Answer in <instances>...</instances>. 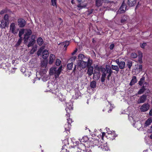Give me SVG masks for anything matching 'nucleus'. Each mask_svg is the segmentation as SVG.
I'll list each match as a JSON object with an SVG mask.
<instances>
[{
  "instance_id": "nucleus-8",
  "label": "nucleus",
  "mask_w": 152,
  "mask_h": 152,
  "mask_svg": "<svg viewBox=\"0 0 152 152\" xmlns=\"http://www.w3.org/2000/svg\"><path fill=\"white\" fill-rule=\"evenodd\" d=\"M18 23L19 27L22 28L25 26L26 24V22L24 19L20 18L18 20Z\"/></svg>"
},
{
  "instance_id": "nucleus-59",
  "label": "nucleus",
  "mask_w": 152,
  "mask_h": 152,
  "mask_svg": "<svg viewBox=\"0 0 152 152\" xmlns=\"http://www.w3.org/2000/svg\"><path fill=\"white\" fill-rule=\"evenodd\" d=\"M87 64H88L89 65H89H91L92 63V61L91 60H90L89 59L88 60V61Z\"/></svg>"
},
{
  "instance_id": "nucleus-1",
  "label": "nucleus",
  "mask_w": 152,
  "mask_h": 152,
  "mask_svg": "<svg viewBox=\"0 0 152 152\" xmlns=\"http://www.w3.org/2000/svg\"><path fill=\"white\" fill-rule=\"evenodd\" d=\"M62 66H60L57 69L55 67L51 68L50 70L49 73L50 75H54L55 78L58 77L62 70Z\"/></svg>"
},
{
  "instance_id": "nucleus-48",
  "label": "nucleus",
  "mask_w": 152,
  "mask_h": 152,
  "mask_svg": "<svg viewBox=\"0 0 152 152\" xmlns=\"http://www.w3.org/2000/svg\"><path fill=\"white\" fill-rule=\"evenodd\" d=\"M106 69L105 68L102 67H102H101V70L100 71H101L102 73H106Z\"/></svg>"
},
{
  "instance_id": "nucleus-52",
  "label": "nucleus",
  "mask_w": 152,
  "mask_h": 152,
  "mask_svg": "<svg viewBox=\"0 0 152 152\" xmlns=\"http://www.w3.org/2000/svg\"><path fill=\"white\" fill-rule=\"evenodd\" d=\"M16 68H13L11 71H9V73H13L15 72V70L16 69Z\"/></svg>"
},
{
  "instance_id": "nucleus-62",
  "label": "nucleus",
  "mask_w": 152,
  "mask_h": 152,
  "mask_svg": "<svg viewBox=\"0 0 152 152\" xmlns=\"http://www.w3.org/2000/svg\"><path fill=\"white\" fill-rule=\"evenodd\" d=\"M21 38H20L18 40L17 43H18V44L19 45L21 43Z\"/></svg>"
},
{
  "instance_id": "nucleus-3",
  "label": "nucleus",
  "mask_w": 152,
  "mask_h": 152,
  "mask_svg": "<svg viewBox=\"0 0 152 152\" xmlns=\"http://www.w3.org/2000/svg\"><path fill=\"white\" fill-rule=\"evenodd\" d=\"M77 148L80 150L81 152H91V150L89 147H86L84 144L79 143L77 145Z\"/></svg>"
},
{
  "instance_id": "nucleus-38",
  "label": "nucleus",
  "mask_w": 152,
  "mask_h": 152,
  "mask_svg": "<svg viewBox=\"0 0 152 152\" xmlns=\"http://www.w3.org/2000/svg\"><path fill=\"white\" fill-rule=\"evenodd\" d=\"M3 20H5L6 22L9 23V16L8 14H6Z\"/></svg>"
},
{
  "instance_id": "nucleus-30",
  "label": "nucleus",
  "mask_w": 152,
  "mask_h": 152,
  "mask_svg": "<svg viewBox=\"0 0 152 152\" xmlns=\"http://www.w3.org/2000/svg\"><path fill=\"white\" fill-rule=\"evenodd\" d=\"M37 46L36 45L35 46H34L33 47L32 49L31 50V51L29 52V53L31 55L33 54L34 52H35L37 50Z\"/></svg>"
},
{
  "instance_id": "nucleus-42",
  "label": "nucleus",
  "mask_w": 152,
  "mask_h": 152,
  "mask_svg": "<svg viewBox=\"0 0 152 152\" xmlns=\"http://www.w3.org/2000/svg\"><path fill=\"white\" fill-rule=\"evenodd\" d=\"M88 140V137H83L81 139L80 142H86Z\"/></svg>"
},
{
  "instance_id": "nucleus-31",
  "label": "nucleus",
  "mask_w": 152,
  "mask_h": 152,
  "mask_svg": "<svg viewBox=\"0 0 152 152\" xmlns=\"http://www.w3.org/2000/svg\"><path fill=\"white\" fill-rule=\"evenodd\" d=\"M108 129V131L107 130V132L106 133V136L107 135H111L115 136V133L114 132H112L111 131H110L109 129Z\"/></svg>"
},
{
  "instance_id": "nucleus-60",
  "label": "nucleus",
  "mask_w": 152,
  "mask_h": 152,
  "mask_svg": "<svg viewBox=\"0 0 152 152\" xmlns=\"http://www.w3.org/2000/svg\"><path fill=\"white\" fill-rule=\"evenodd\" d=\"M77 49H76L73 53H72V55H74L75 54V53L77 52Z\"/></svg>"
},
{
  "instance_id": "nucleus-33",
  "label": "nucleus",
  "mask_w": 152,
  "mask_h": 152,
  "mask_svg": "<svg viewBox=\"0 0 152 152\" xmlns=\"http://www.w3.org/2000/svg\"><path fill=\"white\" fill-rule=\"evenodd\" d=\"M75 95L76 99L78 98V97L80 95V92L78 89H77L75 91Z\"/></svg>"
},
{
  "instance_id": "nucleus-43",
  "label": "nucleus",
  "mask_w": 152,
  "mask_h": 152,
  "mask_svg": "<svg viewBox=\"0 0 152 152\" xmlns=\"http://www.w3.org/2000/svg\"><path fill=\"white\" fill-rule=\"evenodd\" d=\"M61 61L58 59H56V64L57 66H59L61 63Z\"/></svg>"
},
{
  "instance_id": "nucleus-49",
  "label": "nucleus",
  "mask_w": 152,
  "mask_h": 152,
  "mask_svg": "<svg viewBox=\"0 0 152 152\" xmlns=\"http://www.w3.org/2000/svg\"><path fill=\"white\" fill-rule=\"evenodd\" d=\"M7 12V10L6 9H4L2 10L0 12V14L1 15H2Z\"/></svg>"
},
{
  "instance_id": "nucleus-14",
  "label": "nucleus",
  "mask_w": 152,
  "mask_h": 152,
  "mask_svg": "<svg viewBox=\"0 0 152 152\" xmlns=\"http://www.w3.org/2000/svg\"><path fill=\"white\" fill-rule=\"evenodd\" d=\"M148 86V85L147 83H145L143 84V85L142 86L141 88L138 91V94H140L143 93L146 89L145 88L147 87Z\"/></svg>"
},
{
  "instance_id": "nucleus-51",
  "label": "nucleus",
  "mask_w": 152,
  "mask_h": 152,
  "mask_svg": "<svg viewBox=\"0 0 152 152\" xmlns=\"http://www.w3.org/2000/svg\"><path fill=\"white\" fill-rule=\"evenodd\" d=\"M78 57L79 58H80L81 59H82L84 57V56L83 54H80L78 55Z\"/></svg>"
},
{
  "instance_id": "nucleus-45",
  "label": "nucleus",
  "mask_w": 152,
  "mask_h": 152,
  "mask_svg": "<svg viewBox=\"0 0 152 152\" xmlns=\"http://www.w3.org/2000/svg\"><path fill=\"white\" fill-rule=\"evenodd\" d=\"M102 67V66H99L98 65H96L95 67V70L96 71H99L100 72Z\"/></svg>"
},
{
  "instance_id": "nucleus-46",
  "label": "nucleus",
  "mask_w": 152,
  "mask_h": 152,
  "mask_svg": "<svg viewBox=\"0 0 152 152\" xmlns=\"http://www.w3.org/2000/svg\"><path fill=\"white\" fill-rule=\"evenodd\" d=\"M41 66L42 67H45L47 66V63L43 61L41 62Z\"/></svg>"
},
{
  "instance_id": "nucleus-16",
  "label": "nucleus",
  "mask_w": 152,
  "mask_h": 152,
  "mask_svg": "<svg viewBox=\"0 0 152 152\" xmlns=\"http://www.w3.org/2000/svg\"><path fill=\"white\" fill-rule=\"evenodd\" d=\"M107 0H96V6L98 7L101 6L103 2H107Z\"/></svg>"
},
{
  "instance_id": "nucleus-39",
  "label": "nucleus",
  "mask_w": 152,
  "mask_h": 152,
  "mask_svg": "<svg viewBox=\"0 0 152 152\" xmlns=\"http://www.w3.org/2000/svg\"><path fill=\"white\" fill-rule=\"evenodd\" d=\"M106 69L107 70V72L108 74H112L113 73V71L111 70V68H108L106 66Z\"/></svg>"
},
{
  "instance_id": "nucleus-26",
  "label": "nucleus",
  "mask_w": 152,
  "mask_h": 152,
  "mask_svg": "<svg viewBox=\"0 0 152 152\" xmlns=\"http://www.w3.org/2000/svg\"><path fill=\"white\" fill-rule=\"evenodd\" d=\"M37 42L39 46L42 45L44 42L43 39L41 37H39L38 38L37 40Z\"/></svg>"
},
{
  "instance_id": "nucleus-35",
  "label": "nucleus",
  "mask_w": 152,
  "mask_h": 152,
  "mask_svg": "<svg viewBox=\"0 0 152 152\" xmlns=\"http://www.w3.org/2000/svg\"><path fill=\"white\" fill-rule=\"evenodd\" d=\"M73 64L72 62L68 64L67 65V69L69 70L72 69L73 66Z\"/></svg>"
},
{
  "instance_id": "nucleus-28",
  "label": "nucleus",
  "mask_w": 152,
  "mask_h": 152,
  "mask_svg": "<svg viewBox=\"0 0 152 152\" xmlns=\"http://www.w3.org/2000/svg\"><path fill=\"white\" fill-rule=\"evenodd\" d=\"M152 122V118H150L147 119L145 123V126H147L151 124Z\"/></svg>"
},
{
  "instance_id": "nucleus-40",
  "label": "nucleus",
  "mask_w": 152,
  "mask_h": 152,
  "mask_svg": "<svg viewBox=\"0 0 152 152\" xmlns=\"http://www.w3.org/2000/svg\"><path fill=\"white\" fill-rule=\"evenodd\" d=\"M62 44L64 46V47L66 48L69 45V43L68 41H66L62 43Z\"/></svg>"
},
{
  "instance_id": "nucleus-2",
  "label": "nucleus",
  "mask_w": 152,
  "mask_h": 152,
  "mask_svg": "<svg viewBox=\"0 0 152 152\" xmlns=\"http://www.w3.org/2000/svg\"><path fill=\"white\" fill-rule=\"evenodd\" d=\"M94 143L96 145L98 146V147L102 151H104L109 150V148L106 144H104L102 141L96 140Z\"/></svg>"
},
{
  "instance_id": "nucleus-36",
  "label": "nucleus",
  "mask_w": 152,
  "mask_h": 152,
  "mask_svg": "<svg viewBox=\"0 0 152 152\" xmlns=\"http://www.w3.org/2000/svg\"><path fill=\"white\" fill-rule=\"evenodd\" d=\"M106 76V73H102V76L101 78V81L102 82H103L105 80V78Z\"/></svg>"
},
{
  "instance_id": "nucleus-21",
  "label": "nucleus",
  "mask_w": 152,
  "mask_h": 152,
  "mask_svg": "<svg viewBox=\"0 0 152 152\" xmlns=\"http://www.w3.org/2000/svg\"><path fill=\"white\" fill-rule=\"evenodd\" d=\"M119 69H124L125 68L126 64L125 62L123 61H120V63L118 65Z\"/></svg>"
},
{
  "instance_id": "nucleus-11",
  "label": "nucleus",
  "mask_w": 152,
  "mask_h": 152,
  "mask_svg": "<svg viewBox=\"0 0 152 152\" xmlns=\"http://www.w3.org/2000/svg\"><path fill=\"white\" fill-rule=\"evenodd\" d=\"M100 76V72L94 70V72L93 73V78L95 80H98Z\"/></svg>"
},
{
  "instance_id": "nucleus-4",
  "label": "nucleus",
  "mask_w": 152,
  "mask_h": 152,
  "mask_svg": "<svg viewBox=\"0 0 152 152\" xmlns=\"http://www.w3.org/2000/svg\"><path fill=\"white\" fill-rule=\"evenodd\" d=\"M19 29L17 27V25L14 23L10 24V31L14 34L18 33Z\"/></svg>"
},
{
  "instance_id": "nucleus-12",
  "label": "nucleus",
  "mask_w": 152,
  "mask_h": 152,
  "mask_svg": "<svg viewBox=\"0 0 152 152\" xmlns=\"http://www.w3.org/2000/svg\"><path fill=\"white\" fill-rule=\"evenodd\" d=\"M87 64V62L79 60L78 62V65L82 68H85Z\"/></svg>"
},
{
  "instance_id": "nucleus-9",
  "label": "nucleus",
  "mask_w": 152,
  "mask_h": 152,
  "mask_svg": "<svg viewBox=\"0 0 152 152\" xmlns=\"http://www.w3.org/2000/svg\"><path fill=\"white\" fill-rule=\"evenodd\" d=\"M126 4L123 1L121 6L120 8L119 11L121 13H124L126 10Z\"/></svg>"
},
{
  "instance_id": "nucleus-22",
  "label": "nucleus",
  "mask_w": 152,
  "mask_h": 152,
  "mask_svg": "<svg viewBox=\"0 0 152 152\" xmlns=\"http://www.w3.org/2000/svg\"><path fill=\"white\" fill-rule=\"evenodd\" d=\"M137 81V80L136 76H133L132 79L131 80V81L130 83V86H132L134 85L135 83Z\"/></svg>"
},
{
  "instance_id": "nucleus-13",
  "label": "nucleus",
  "mask_w": 152,
  "mask_h": 152,
  "mask_svg": "<svg viewBox=\"0 0 152 152\" xmlns=\"http://www.w3.org/2000/svg\"><path fill=\"white\" fill-rule=\"evenodd\" d=\"M146 96L145 95H142L138 99L137 103L138 104H140L144 103L146 99Z\"/></svg>"
},
{
  "instance_id": "nucleus-29",
  "label": "nucleus",
  "mask_w": 152,
  "mask_h": 152,
  "mask_svg": "<svg viewBox=\"0 0 152 152\" xmlns=\"http://www.w3.org/2000/svg\"><path fill=\"white\" fill-rule=\"evenodd\" d=\"M145 78L144 77H142L141 78L139 81V84L140 86L143 85V84L145 83H147L145 81Z\"/></svg>"
},
{
  "instance_id": "nucleus-10",
  "label": "nucleus",
  "mask_w": 152,
  "mask_h": 152,
  "mask_svg": "<svg viewBox=\"0 0 152 152\" xmlns=\"http://www.w3.org/2000/svg\"><path fill=\"white\" fill-rule=\"evenodd\" d=\"M36 37V36L35 35H32L31 36V40L28 43L27 45V46L28 47H29L31 46H32L34 45V43L35 42V38Z\"/></svg>"
},
{
  "instance_id": "nucleus-7",
  "label": "nucleus",
  "mask_w": 152,
  "mask_h": 152,
  "mask_svg": "<svg viewBox=\"0 0 152 152\" xmlns=\"http://www.w3.org/2000/svg\"><path fill=\"white\" fill-rule=\"evenodd\" d=\"M150 107V106L148 104H144L140 107V110L142 112H145L148 111Z\"/></svg>"
},
{
  "instance_id": "nucleus-6",
  "label": "nucleus",
  "mask_w": 152,
  "mask_h": 152,
  "mask_svg": "<svg viewBox=\"0 0 152 152\" xmlns=\"http://www.w3.org/2000/svg\"><path fill=\"white\" fill-rule=\"evenodd\" d=\"M66 112L67 114H66V115L67 116V118H68L70 116V114L69 112H68V110H69V111L72 110L73 109L72 103L70 102H69L66 103Z\"/></svg>"
},
{
  "instance_id": "nucleus-50",
  "label": "nucleus",
  "mask_w": 152,
  "mask_h": 152,
  "mask_svg": "<svg viewBox=\"0 0 152 152\" xmlns=\"http://www.w3.org/2000/svg\"><path fill=\"white\" fill-rule=\"evenodd\" d=\"M67 121L68 124H70L72 123V121L71 119L70 118H67Z\"/></svg>"
},
{
  "instance_id": "nucleus-41",
  "label": "nucleus",
  "mask_w": 152,
  "mask_h": 152,
  "mask_svg": "<svg viewBox=\"0 0 152 152\" xmlns=\"http://www.w3.org/2000/svg\"><path fill=\"white\" fill-rule=\"evenodd\" d=\"M52 5L53 6L56 7V0H51V1Z\"/></svg>"
},
{
  "instance_id": "nucleus-15",
  "label": "nucleus",
  "mask_w": 152,
  "mask_h": 152,
  "mask_svg": "<svg viewBox=\"0 0 152 152\" xmlns=\"http://www.w3.org/2000/svg\"><path fill=\"white\" fill-rule=\"evenodd\" d=\"M87 68L88 71L87 73L88 75L90 76L94 73L93 67L92 66H88Z\"/></svg>"
},
{
  "instance_id": "nucleus-25",
  "label": "nucleus",
  "mask_w": 152,
  "mask_h": 152,
  "mask_svg": "<svg viewBox=\"0 0 152 152\" xmlns=\"http://www.w3.org/2000/svg\"><path fill=\"white\" fill-rule=\"evenodd\" d=\"M111 68L112 69L115 70L116 72L117 73H118L119 70V68L117 65H112Z\"/></svg>"
},
{
  "instance_id": "nucleus-63",
  "label": "nucleus",
  "mask_w": 152,
  "mask_h": 152,
  "mask_svg": "<svg viewBox=\"0 0 152 152\" xmlns=\"http://www.w3.org/2000/svg\"><path fill=\"white\" fill-rule=\"evenodd\" d=\"M139 57L140 58H142V54L141 52H140V53H139Z\"/></svg>"
},
{
  "instance_id": "nucleus-56",
  "label": "nucleus",
  "mask_w": 152,
  "mask_h": 152,
  "mask_svg": "<svg viewBox=\"0 0 152 152\" xmlns=\"http://www.w3.org/2000/svg\"><path fill=\"white\" fill-rule=\"evenodd\" d=\"M114 46V45L113 44H112L110 46V48L111 50H112Z\"/></svg>"
},
{
  "instance_id": "nucleus-47",
  "label": "nucleus",
  "mask_w": 152,
  "mask_h": 152,
  "mask_svg": "<svg viewBox=\"0 0 152 152\" xmlns=\"http://www.w3.org/2000/svg\"><path fill=\"white\" fill-rule=\"evenodd\" d=\"M107 137H108V138H110L111 139H112V140H113L115 139V138L116 137V136H113V135H107Z\"/></svg>"
},
{
  "instance_id": "nucleus-37",
  "label": "nucleus",
  "mask_w": 152,
  "mask_h": 152,
  "mask_svg": "<svg viewBox=\"0 0 152 152\" xmlns=\"http://www.w3.org/2000/svg\"><path fill=\"white\" fill-rule=\"evenodd\" d=\"M126 65L128 68L130 69L132 66V61H128Z\"/></svg>"
},
{
  "instance_id": "nucleus-54",
  "label": "nucleus",
  "mask_w": 152,
  "mask_h": 152,
  "mask_svg": "<svg viewBox=\"0 0 152 152\" xmlns=\"http://www.w3.org/2000/svg\"><path fill=\"white\" fill-rule=\"evenodd\" d=\"M76 59V57L75 56H73L70 58V60L72 61H74Z\"/></svg>"
},
{
  "instance_id": "nucleus-23",
  "label": "nucleus",
  "mask_w": 152,
  "mask_h": 152,
  "mask_svg": "<svg viewBox=\"0 0 152 152\" xmlns=\"http://www.w3.org/2000/svg\"><path fill=\"white\" fill-rule=\"evenodd\" d=\"M136 3V0H128V4L130 6H133Z\"/></svg>"
},
{
  "instance_id": "nucleus-17",
  "label": "nucleus",
  "mask_w": 152,
  "mask_h": 152,
  "mask_svg": "<svg viewBox=\"0 0 152 152\" xmlns=\"http://www.w3.org/2000/svg\"><path fill=\"white\" fill-rule=\"evenodd\" d=\"M9 24V23L2 20L1 21V27L2 28H5Z\"/></svg>"
},
{
  "instance_id": "nucleus-44",
  "label": "nucleus",
  "mask_w": 152,
  "mask_h": 152,
  "mask_svg": "<svg viewBox=\"0 0 152 152\" xmlns=\"http://www.w3.org/2000/svg\"><path fill=\"white\" fill-rule=\"evenodd\" d=\"M131 57L132 58H135L137 57V54L135 53H132L131 54Z\"/></svg>"
},
{
  "instance_id": "nucleus-19",
  "label": "nucleus",
  "mask_w": 152,
  "mask_h": 152,
  "mask_svg": "<svg viewBox=\"0 0 152 152\" xmlns=\"http://www.w3.org/2000/svg\"><path fill=\"white\" fill-rule=\"evenodd\" d=\"M71 127V125L69 124H66L65 125L64 127L65 128V131H66L67 134L69 133V131Z\"/></svg>"
},
{
  "instance_id": "nucleus-24",
  "label": "nucleus",
  "mask_w": 152,
  "mask_h": 152,
  "mask_svg": "<svg viewBox=\"0 0 152 152\" xmlns=\"http://www.w3.org/2000/svg\"><path fill=\"white\" fill-rule=\"evenodd\" d=\"M134 126H135V127H136L138 129H139L142 126V124L140 122H137L134 124Z\"/></svg>"
},
{
  "instance_id": "nucleus-18",
  "label": "nucleus",
  "mask_w": 152,
  "mask_h": 152,
  "mask_svg": "<svg viewBox=\"0 0 152 152\" xmlns=\"http://www.w3.org/2000/svg\"><path fill=\"white\" fill-rule=\"evenodd\" d=\"M56 58V57L54 55L51 54L50 56L49 61V63L50 64H52Z\"/></svg>"
},
{
  "instance_id": "nucleus-5",
  "label": "nucleus",
  "mask_w": 152,
  "mask_h": 152,
  "mask_svg": "<svg viewBox=\"0 0 152 152\" xmlns=\"http://www.w3.org/2000/svg\"><path fill=\"white\" fill-rule=\"evenodd\" d=\"M25 33L24 39L25 43L28 42V40L30 38V36L31 35L32 32L30 29H25Z\"/></svg>"
},
{
  "instance_id": "nucleus-34",
  "label": "nucleus",
  "mask_w": 152,
  "mask_h": 152,
  "mask_svg": "<svg viewBox=\"0 0 152 152\" xmlns=\"http://www.w3.org/2000/svg\"><path fill=\"white\" fill-rule=\"evenodd\" d=\"M90 86L91 88H94L96 87V83L95 81H93L91 82L90 84Z\"/></svg>"
},
{
  "instance_id": "nucleus-58",
  "label": "nucleus",
  "mask_w": 152,
  "mask_h": 152,
  "mask_svg": "<svg viewBox=\"0 0 152 152\" xmlns=\"http://www.w3.org/2000/svg\"><path fill=\"white\" fill-rule=\"evenodd\" d=\"M86 7V6H82L80 4H79L77 5V7Z\"/></svg>"
},
{
  "instance_id": "nucleus-32",
  "label": "nucleus",
  "mask_w": 152,
  "mask_h": 152,
  "mask_svg": "<svg viewBox=\"0 0 152 152\" xmlns=\"http://www.w3.org/2000/svg\"><path fill=\"white\" fill-rule=\"evenodd\" d=\"M25 29H21L19 31V37L21 38V36L22 35L24 34L25 33Z\"/></svg>"
},
{
  "instance_id": "nucleus-27",
  "label": "nucleus",
  "mask_w": 152,
  "mask_h": 152,
  "mask_svg": "<svg viewBox=\"0 0 152 152\" xmlns=\"http://www.w3.org/2000/svg\"><path fill=\"white\" fill-rule=\"evenodd\" d=\"M129 18L128 16L126 15H124L122 18V19L121 20V22L122 23H125L128 20Z\"/></svg>"
},
{
  "instance_id": "nucleus-55",
  "label": "nucleus",
  "mask_w": 152,
  "mask_h": 152,
  "mask_svg": "<svg viewBox=\"0 0 152 152\" xmlns=\"http://www.w3.org/2000/svg\"><path fill=\"white\" fill-rule=\"evenodd\" d=\"M146 45V43H144L142 44V45L141 46V47L142 48H144L145 47Z\"/></svg>"
},
{
  "instance_id": "nucleus-20",
  "label": "nucleus",
  "mask_w": 152,
  "mask_h": 152,
  "mask_svg": "<svg viewBox=\"0 0 152 152\" xmlns=\"http://www.w3.org/2000/svg\"><path fill=\"white\" fill-rule=\"evenodd\" d=\"M42 56L43 58L45 59L47 58L48 56V51L46 50H45L42 53Z\"/></svg>"
},
{
  "instance_id": "nucleus-57",
  "label": "nucleus",
  "mask_w": 152,
  "mask_h": 152,
  "mask_svg": "<svg viewBox=\"0 0 152 152\" xmlns=\"http://www.w3.org/2000/svg\"><path fill=\"white\" fill-rule=\"evenodd\" d=\"M66 149L62 148L60 152H67Z\"/></svg>"
},
{
  "instance_id": "nucleus-61",
  "label": "nucleus",
  "mask_w": 152,
  "mask_h": 152,
  "mask_svg": "<svg viewBox=\"0 0 152 152\" xmlns=\"http://www.w3.org/2000/svg\"><path fill=\"white\" fill-rule=\"evenodd\" d=\"M115 62L118 65L120 63V62L119 61V60L118 59H117L115 60Z\"/></svg>"
},
{
  "instance_id": "nucleus-64",
  "label": "nucleus",
  "mask_w": 152,
  "mask_h": 152,
  "mask_svg": "<svg viewBox=\"0 0 152 152\" xmlns=\"http://www.w3.org/2000/svg\"><path fill=\"white\" fill-rule=\"evenodd\" d=\"M149 114L150 115H152V109L150 110Z\"/></svg>"
},
{
  "instance_id": "nucleus-53",
  "label": "nucleus",
  "mask_w": 152,
  "mask_h": 152,
  "mask_svg": "<svg viewBox=\"0 0 152 152\" xmlns=\"http://www.w3.org/2000/svg\"><path fill=\"white\" fill-rule=\"evenodd\" d=\"M142 66L141 65H140L139 66L138 69L139 72H141L142 71Z\"/></svg>"
}]
</instances>
